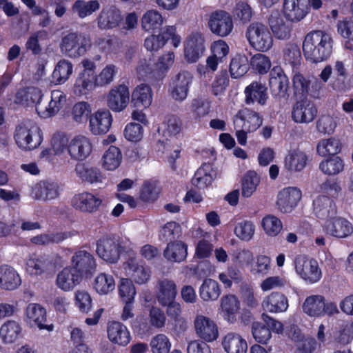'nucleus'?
Masks as SVG:
<instances>
[{
	"instance_id": "f257e3e1",
	"label": "nucleus",
	"mask_w": 353,
	"mask_h": 353,
	"mask_svg": "<svg viewBox=\"0 0 353 353\" xmlns=\"http://www.w3.org/2000/svg\"><path fill=\"white\" fill-rule=\"evenodd\" d=\"M332 47L331 36L321 30L307 34L303 43L304 56L312 63L327 59L332 54Z\"/></svg>"
},
{
	"instance_id": "f03ea898",
	"label": "nucleus",
	"mask_w": 353,
	"mask_h": 353,
	"mask_svg": "<svg viewBox=\"0 0 353 353\" xmlns=\"http://www.w3.org/2000/svg\"><path fill=\"white\" fill-rule=\"evenodd\" d=\"M14 138L17 145L24 150L35 149L42 141L41 130L30 121L17 125Z\"/></svg>"
},
{
	"instance_id": "7ed1b4c3",
	"label": "nucleus",
	"mask_w": 353,
	"mask_h": 353,
	"mask_svg": "<svg viewBox=\"0 0 353 353\" xmlns=\"http://www.w3.org/2000/svg\"><path fill=\"white\" fill-rule=\"evenodd\" d=\"M302 310L310 317H321L324 315L330 316L339 314L336 303L327 301L320 294L307 296L302 305Z\"/></svg>"
},
{
	"instance_id": "20e7f679",
	"label": "nucleus",
	"mask_w": 353,
	"mask_h": 353,
	"mask_svg": "<svg viewBox=\"0 0 353 353\" xmlns=\"http://www.w3.org/2000/svg\"><path fill=\"white\" fill-rule=\"evenodd\" d=\"M246 37L255 50L265 52L273 46V39L268 27L261 22L251 23L246 31Z\"/></svg>"
},
{
	"instance_id": "39448f33",
	"label": "nucleus",
	"mask_w": 353,
	"mask_h": 353,
	"mask_svg": "<svg viewBox=\"0 0 353 353\" xmlns=\"http://www.w3.org/2000/svg\"><path fill=\"white\" fill-rule=\"evenodd\" d=\"M70 266L83 278L90 279L97 271V262L94 255L85 250L74 252L71 257Z\"/></svg>"
},
{
	"instance_id": "423d86ee",
	"label": "nucleus",
	"mask_w": 353,
	"mask_h": 353,
	"mask_svg": "<svg viewBox=\"0 0 353 353\" xmlns=\"http://www.w3.org/2000/svg\"><path fill=\"white\" fill-rule=\"evenodd\" d=\"M96 252L103 261L115 263L120 258L121 246L115 238L103 236L97 241Z\"/></svg>"
},
{
	"instance_id": "0eeeda50",
	"label": "nucleus",
	"mask_w": 353,
	"mask_h": 353,
	"mask_svg": "<svg viewBox=\"0 0 353 353\" xmlns=\"http://www.w3.org/2000/svg\"><path fill=\"white\" fill-rule=\"evenodd\" d=\"M88 40L85 37L78 32H69L61 39V51L68 57H78L86 51Z\"/></svg>"
},
{
	"instance_id": "6e6552de",
	"label": "nucleus",
	"mask_w": 353,
	"mask_h": 353,
	"mask_svg": "<svg viewBox=\"0 0 353 353\" xmlns=\"http://www.w3.org/2000/svg\"><path fill=\"white\" fill-rule=\"evenodd\" d=\"M296 273L305 281L314 283L321 277V271L314 259H307L304 256H299L294 261Z\"/></svg>"
},
{
	"instance_id": "1a4fd4ad",
	"label": "nucleus",
	"mask_w": 353,
	"mask_h": 353,
	"mask_svg": "<svg viewBox=\"0 0 353 353\" xmlns=\"http://www.w3.org/2000/svg\"><path fill=\"white\" fill-rule=\"evenodd\" d=\"M208 26L213 34L225 37L232 32L233 21L228 12L216 10L210 15Z\"/></svg>"
},
{
	"instance_id": "9d476101",
	"label": "nucleus",
	"mask_w": 353,
	"mask_h": 353,
	"mask_svg": "<svg viewBox=\"0 0 353 353\" xmlns=\"http://www.w3.org/2000/svg\"><path fill=\"white\" fill-rule=\"evenodd\" d=\"M317 115V108L314 103L307 98L297 101L293 105L292 118L299 123H309Z\"/></svg>"
},
{
	"instance_id": "9b49d317",
	"label": "nucleus",
	"mask_w": 353,
	"mask_h": 353,
	"mask_svg": "<svg viewBox=\"0 0 353 353\" xmlns=\"http://www.w3.org/2000/svg\"><path fill=\"white\" fill-rule=\"evenodd\" d=\"M71 203L74 208L81 212L94 213L99 209L102 199L90 192H83L75 194Z\"/></svg>"
},
{
	"instance_id": "f8f14e48",
	"label": "nucleus",
	"mask_w": 353,
	"mask_h": 353,
	"mask_svg": "<svg viewBox=\"0 0 353 353\" xmlns=\"http://www.w3.org/2000/svg\"><path fill=\"white\" fill-rule=\"evenodd\" d=\"M263 119L256 112L244 108L238 112L234 118L235 128L245 129L254 132L262 124Z\"/></svg>"
},
{
	"instance_id": "ddd939ff",
	"label": "nucleus",
	"mask_w": 353,
	"mask_h": 353,
	"mask_svg": "<svg viewBox=\"0 0 353 353\" xmlns=\"http://www.w3.org/2000/svg\"><path fill=\"white\" fill-rule=\"evenodd\" d=\"M130 92L127 86L119 85L112 88L107 96L108 107L112 111L119 112L128 105Z\"/></svg>"
},
{
	"instance_id": "4468645a",
	"label": "nucleus",
	"mask_w": 353,
	"mask_h": 353,
	"mask_svg": "<svg viewBox=\"0 0 353 353\" xmlns=\"http://www.w3.org/2000/svg\"><path fill=\"white\" fill-rule=\"evenodd\" d=\"M268 24L274 36L281 40L290 39L292 24L285 21L279 10H272L268 17Z\"/></svg>"
},
{
	"instance_id": "2eb2a0df",
	"label": "nucleus",
	"mask_w": 353,
	"mask_h": 353,
	"mask_svg": "<svg viewBox=\"0 0 353 353\" xmlns=\"http://www.w3.org/2000/svg\"><path fill=\"white\" fill-rule=\"evenodd\" d=\"M310 0H284L283 13L292 22L303 19L310 9Z\"/></svg>"
},
{
	"instance_id": "dca6fc26",
	"label": "nucleus",
	"mask_w": 353,
	"mask_h": 353,
	"mask_svg": "<svg viewBox=\"0 0 353 353\" xmlns=\"http://www.w3.org/2000/svg\"><path fill=\"white\" fill-rule=\"evenodd\" d=\"M60 194V187L57 182L43 180L36 183L32 188L31 195L37 200H52Z\"/></svg>"
},
{
	"instance_id": "f3484780",
	"label": "nucleus",
	"mask_w": 353,
	"mask_h": 353,
	"mask_svg": "<svg viewBox=\"0 0 353 353\" xmlns=\"http://www.w3.org/2000/svg\"><path fill=\"white\" fill-rule=\"evenodd\" d=\"M301 198V192L296 188L289 187L279 192L276 203L282 213L290 212Z\"/></svg>"
},
{
	"instance_id": "a211bd4d",
	"label": "nucleus",
	"mask_w": 353,
	"mask_h": 353,
	"mask_svg": "<svg viewBox=\"0 0 353 353\" xmlns=\"http://www.w3.org/2000/svg\"><path fill=\"white\" fill-rule=\"evenodd\" d=\"M313 210L316 217L327 222L335 218L337 214L334 201L327 196H320L314 200Z\"/></svg>"
},
{
	"instance_id": "6ab92c4d",
	"label": "nucleus",
	"mask_w": 353,
	"mask_h": 353,
	"mask_svg": "<svg viewBox=\"0 0 353 353\" xmlns=\"http://www.w3.org/2000/svg\"><path fill=\"white\" fill-rule=\"evenodd\" d=\"M194 324L196 333L201 339L207 342H211L217 339L219 335L217 326L209 318L198 315L194 319Z\"/></svg>"
},
{
	"instance_id": "aec40b11",
	"label": "nucleus",
	"mask_w": 353,
	"mask_h": 353,
	"mask_svg": "<svg viewBox=\"0 0 353 353\" xmlns=\"http://www.w3.org/2000/svg\"><path fill=\"white\" fill-rule=\"evenodd\" d=\"M269 85L272 94L276 99L285 97L288 88V79L281 68H274L270 74Z\"/></svg>"
},
{
	"instance_id": "412c9836",
	"label": "nucleus",
	"mask_w": 353,
	"mask_h": 353,
	"mask_svg": "<svg viewBox=\"0 0 353 353\" xmlns=\"http://www.w3.org/2000/svg\"><path fill=\"white\" fill-rule=\"evenodd\" d=\"M65 101L66 97L64 93L61 90H55L51 92V101L49 102L48 105L46 106L43 104H39L36 108V110L41 117L44 119L49 118L59 112Z\"/></svg>"
},
{
	"instance_id": "4be33fe9",
	"label": "nucleus",
	"mask_w": 353,
	"mask_h": 353,
	"mask_svg": "<svg viewBox=\"0 0 353 353\" xmlns=\"http://www.w3.org/2000/svg\"><path fill=\"white\" fill-rule=\"evenodd\" d=\"M324 228L327 234L339 239L346 238L353 233L352 224L343 217L334 218L326 222Z\"/></svg>"
},
{
	"instance_id": "5701e85b",
	"label": "nucleus",
	"mask_w": 353,
	"mask_h": 353,
	"mask_svg": "<svg viewBox=\"0 0 353 353\" xmlns=\"http://www.w3.org/2000/svg\"><path fill=\"white\" fill-rule=\"evenodd\" d=\"M192 76L187 72H179L174 79L171 87L172 97L176 101H183L188 96Z\"/></svg>"
},
{
	"instance_id": "b1692460",
	"label": "nucleus",
	"mask_w": 353,
	"mask_h": 353,
	"mask_svg": "<svg viewBox=\"0 0 353 353\" xmlns=\"http://www.w3.org/2000/svg\"><path fill=\"white\" fill-rule=\"evenodd\" d=\"M177 294L176 283L171 279H161L157 281L156 299L159 305H167L175 300Z\"/></svg>"
},
{
	"instance_id": "393cba45",
	"label": "nucleus",
	"mask_w": 353,
	"mask_h": 353,
	"mask_svg": "<svg viewBox=\"0 0 353 353\" xmlns=\"http://www.w3.org/2000/svg\"><path fill=\"white\" fill-rule=\"evenodd\" d=\"M112 124V115L109 110H99L90 117V128L94 134H105Z\"/></svg>"
},
{
	"instance_id": "a878e982",
	"label": "nucleus",
	"mask_w": 353,
	"mask_h": 353,
	"mask_svg": "<svg viewBox=\"0 0 353 353\" xmlns=\"http://www.w3.org/2000/svg\"><path fill=\"white\" fill-rule=\"evenodd\" d=\"M92 148V144L87 137L78 136L70 143L68 152L72 159L82 161L90 155Z\"/></svg>"
},
{
	"instance_id": "bb28decb",
	"label": "nucleus",
	"mask_w": 353,
	"mask_h": 353,
	"mask_svg": "<svg viewBox=\"0 0 353 353\" xmlns=\"http://www.w3.org/2000/svg\"><path fill=\"white\" fill-rule=\"evenodd\" d=\"M108 336L113 343L125 346L130 341V334L125 325L118 321L108 324Z\"/></svg>"
},
{
	"instance_id": "cd10ccee",
	"label": "nucleus",
	"mask_w": 353,
	"mask_h": 353,
	"mask_svg": "<svg viewBox=\"0 0 353 353\" xmlns=\"http://www.w3.org/2000/svg\"><path fill=\"white\" fill-rule=\"evenodd\" d=\"M245 101L248 105L254 102L264 105L268 99L267 88L259 81H254L245 88Z\"/></svg>"
},
{
	"instance_id": "c85d7f7f",
	"label": "nucleus",
	"mask_w": 353,
	"mask_h": 353,
	"mask_svg": "<svg viewBox=\"0 0 353 353\" xmlns=\"http://www.w3.org/2000/svg\"><path fill=\"white\" fill-rule=\"evenodd\" d=\"M74 172L77 176L83 182L91 184L101 183L103 180V176L99 168L85 163H77Z\"/></svg>"
},
{
	"instance_id": "c756f323",
	"label": "nucleus",
	"mask_w": 353,
	"mask_h": 353,
	"mask_svg": "<svg viewBox=\"0 0 353 353\" xmlns=\"http://www.w3.org/2000/svg\"><path fill=\"white\" fill-rule=\"evenodd\" d=\"M98 26L101 29H112L117 27L123 17L120 11L114 7L103 8L99 17Z\"/></svg>"
},
{
	"instance_id": "7c9ffc66",
	"label": "nucleus",
	"mask_w": 353,
	"mask_h": 353,
	"mask_svg": "<svg viewBox=\"0 0 353 353\" xmlns=\"http://www.w3.org/2000/svg\"><path fill=\"white\" fill-rule=\"evenodd\" d=\"M21 283L17 272L12 267L4 265L0 267V288L6 290H14Z\"/></svg>"
},
{
	"instance_id": "2f4dec72",
	"label": "nucleus",
	"mask_w": 353,
	"mask_h": 353,
	"mask_svg": "<svg viewBox=\"0 0 353 353\" xmlns=\"http://www.w3.org/2000/svg\"><path fill=\"white\" fill-rule=\"evenodd\" d=\"M83 277L70 266L65 268L57 277V284L64 291H69L79 284Z\"/></svg>"
},
{
	"instance_id": "473e14b6",
	"label": "nucleus",
	"mask_w": 353,
	"mask_h": 353,
	"mask_svg": "<svg viewBox=\"0 0 353 353\" xmlns=\"http://www.w3.org/2000/svg\"><path fill=\"white\" fill-rule=\"evenodd\" d=\"M217 172L210 163H204L200 167L192 179V184L199 188H204L210 185L216 177Z\"/></svg>"
},
{
	"instance_id": "72a5a7b5",
	"label": "nucleus",
	"mask_w": 353,
	"mask_h": 353,
	"mask_svg": "<svg viewBox=\"0 0 353 353\" xmlns=\"http://www.w3.org/2000/svg\"><path fill=\"white\" fill-rule=\"evenodd\" d=\"M262 306L268 312H283L288 307V301L283 294L272 292L263 300Z\"/></svg>"
},
{
	"instance_id": "f704fd0d",
	"label": "nucleus",
	"mask_w": 353,
	"mask_h": 353,
	"mask_svg": "<svg viewBox=\"0 0 353 353\" xmlns=\"http://www.w3.org/2000/svg\"><path fill=\"white\" fill-rule=\"evenodd\" d=\"M222 345L227 353H246L248 350L246 341L235 332L228 333L223 339Z\"/></svg>"
},
{
	"instance_id": "c9c22d12",
	"label": "nucleus",
	"mask_w": 353,
	"mask_h": 353,
	"mask_svg": "<svg viewBox=\"0 0 353 353\" xmlns=\"http://www.w3.org/2000/svg\"><path fill=\"white\" fill-rule=\"evenodd\" d=\"M125 269L129 272L136 283L145 284L150 280L151 276L150 268L139 264L134 259H130L125 263Z\"/></svg>"
},
{
	"instance_id": "e433bc0d",
	"label": "nucleus",
	"mask_w": 353,
	"mask_h": 353,
	"mask_svg": "<svg viewBox=\"0 0 353 353\" xmlns=\"http://www.w3.org/2000/svg\"><path fill=\"white\" fill-rule=\"evenodd\" d=\"M204 39L201 36L193 35L188 39L185 49V55L188 61L196 62L204 51Z\"/></svg>"
},
{
	"instance_id": "4c0bfd02",
	"label": "nucleus",
	"mask_w": 353,
	"mask_h": 353,
	"mask_svg": "<svg viewBox=\"0 0 353 353\" xmlns=\"http://www.w3.org/2000/svg\"><path fill=\"white\" fill-rule=\"evenodd\" d=\"M26 315L30 321H32L40 329L52 330L53 325L44 324L46 321V310L39 304L31 303L26 308Z\"/></svg>"
},
{
	"instance_id": "58836bf2",
	"label": "nucleus",
	"mask_w": 353,
	"mask_h": 353,
	"mask_svg": "<svg viewBox=\"0 0 353 353\" xmlns=\"http://www.w3.org/2000/svg\"><path fill=\"white\" fill-rule=\"evenodd\" d=\"M94 76L79 73L74 84V92L77 96L87 95L97 86Z\"/></svg>"
},
{
	"instance_id": "ea45409f",
	"label": "nucleus",
	"mask_w": 353,
	"mask_h": 353,
	"mask_svg": "<svg viewBox=\"0 0 353 353\" xmlns=\"http://www.w3.org/2000/svg\"><path fill=\"white\" fill-rule=\"evenodd\" d=\"M21 330L18 322L8 320L0 327V337L4 343H12L19 338Z\"/></svg>"
},
{
	"instance_id": "a19ab883",
	"label": "nucleus",
	"mask_w": 353,
	"mask_h": 353,
	"mask_svg": "<svg viewBox=\"0 0 353 353\" xmlns=\"http://www.w3.org/2000/svg\"><path fill=\"white\" fill-rule=\"evenodd\" d=\"M163 254L169 261L181 262L187 256V245L182 241L169 242Z\"/></svg>"
},
{
	"instance_id": "79ce46f5",
	"label": "nucleus",
	"mask_w": 353,
	"mask_h": 353,
	"mask_svg": "<svg viewBox=\"0 0 353 353\" xmlns=\"http://www.w3.org/2000/svg\"><path fill=\"white\" fill-rule=\"evenodd\" d=\"M221 294V289L218 282L212 279H205L199 289L200 297L204 301H214Z\"/></svg>"
},
{
	"instance_id": "37998d69",
	"label": "nucleus",
	"mask_w": 353,
	"mask_h": 353,
	"mask_svg": "<svg viewBox=\"0 0 353 353\" xmlns=\"http://www.w3.org/2000/svg\"><path fill=\"white\" fill-rule=\"evenodd\" d=\"M307 157L299 150L290 152L285 159V168L290 172H300L306 165Z\"/></svg>"
},
{
	"instance_id": "c03bdc74",
	"label": "nucleus",
	"mask_w": 353,
	"mask_h": 353,
	"mask_svg": "<svg viewBox=\"0 0 353 353\" xmlns=\"http://www.w3.org/2000/svg\"><path fill=\"white\" fill-rule=\"evenodd\" d=\"M163 23L161 14L157 10H151L145 12L141 19V26L144 30L159 32Z\"/></svg>"
},
{
	"instance_id": "a18cd8bd",
	"label": "nucleus",
	"mask_w": 353,
	"mask_h": 353,
	"mask_svg": "<svg viewBox=\"0 0 353 353\" xmlns=\"http://www.w3.org/2000/svg\"><path fill=\"white\" fill-rule=\"evenodd\" d=\"M132 97L135 105L147 108L152 103V89L148 85L142 83L134 89Z\"/></svg>"
},
{
	"instance_id": "49530a36",
	"label": "nucleus",
	"mask_w": 353,
	"mask_h": 353,
	"mask_svg": "<svg viewBox=\"0 0 353 353\" xmlns=\"http://www.w3.org/2000/svg\"><path fill=\"white\" fill-rule=\"evenodd\" d=\"M221 307L225 312V319L233 323L236 321L235 314L239 310V302L236 297L232 294L223 296L221 299Z\"/></svg>"
},
{
	"instance_id": "de8ad7c7",
	"label": "nucleus",
	"mask_w": 353,
	"mask_h": 353,
	"mask_svg": "<svg viewBox=\"0 0 353 353\" xmlns=\"http://www.w3.org/2000/svg\"><path fill=\"white\" fill-rule=\"evenodd\" d=\"M122 154L119 148L111 145L103 156V167L107 170H114L121 164Z\"/></svg>"
},
{
	"instance_id": "09e8293b",
	"label": "nucleus",
	"mask_w": 353,
	"mask_h": 353,
	"mask_svg": "<svg viewBox=\"0 0 353 353\" xmlns=\"http://www.w3.org/2000/svg\"><path fill=\"white\" fill-rule=\"evenodd\" d=\"M73 72V65L68 60H60L55 66L52 73V78L56 83H63L65 82Z\"/></svg>"
},
{
	"instance_id": "8fccbe9b",
	"label": "nucleus",
	"mask_w": 353,
	"mask_h": 353,
	"mask_svg": "<svg viewBox=\"0 0 353 353\" xmlns=\"http://www.w3.org/2000/svg\"><path fill=\"white\" fill-rule=\"evenodd\" d=\"M249 60L247 56L237 54L231 61L230 72L232 78L243 77L249 69Z\"/></svg>"
},
{
	"instance_id": "3c124183",
	"label": "nucleus",
	"mask_w": 353,
	"mask_h": 353,
	"mask_svg": "<svg viewBox=\"0 0 353 353\" xmlns=\"http://www.w3.org/2000/svg\"><path fill=\"white\" fill-rule=\"evenodd\" d=\"M94 288L100 294H107L115 288V283L112 275L101 273L94 280Z\"/></svg>"
},
{
	"instance_id": "603ef678",
	"label": "nucleus",
	"mask_w": 353,
	"mask_h": 353,
	"mask_svg": "<svg viewBox=\"0 0 353 353\" xmlns=\"http://www.w3.org/2000/svg\"><path fill=\"white\" fill-rule=\"evenodd\" d=\"M261 225L265 234L272 237L276 236L283 228L281 221L272 214L264 216Z\"/></svg>"
},
{
	"instance_id": "864d4df0",
	"label": "nucleus",
	"mask_w": 353,
	"mask_h": 353,
	"mask_svg": "<svg viewBox=\"0 0 353 353\" xmlns=\"http://www.w3.org/2000/svg\"><path fill=\"white\" fill-rule=\"evenodd\" d=\"M50 265L48 257L41 256L30 259L26 263V270L32 275H39L47 270Z\"/></svg>"
},
{
	"instance_id": "5fc2aeb1",
	"label": "nucleus",
	"mask_w": 353,
	"mask_h": 353,
	"mask_svg": "<svg viewBox=\"0 0 353 353\" xmlns=\"http://www.w3.org/2000/svg\"><path fill=\"white\" fill-rule=\"evenodd\" d=\"M317 152L323 157L335 155L341 150L339 141L334 138L323 139L317 145Z\"/></svg>"
},
{
	"instance_id": "6e6d98bb",
	"label": "nucleus",
	"mask_w": 353,
	"mask_h": 353,
	"mask_svg": "<svg viewBox=\"0 0 353 353\" xmlns=\"http://www.w3.org/2000/svg\"><path fill=\"white\" fill-rule=\"evenodd\" d=\"M259 178L254 171L248 172L242 180V195L244 197H250L256 190L259 183Z\"/></svg>"
},
{
	"instance_id": "4d7b16f0",
	"label": "nucleus",
	"mask_w": 353,
	"mask_h": 353,
	"mask_svg": "<svg viewBox=\"0 0 353 353\" xmlns=\"http://www.w3.org/2000/svg\"><path fill=\"white\" fill-rule=\"evenodd\" d=\"M320 170L328 175L339 173L343 169V162L339 157H333L322 161L319 165Z\"/></svg>"
},
{
	"instance_id": "13d9d810",
	"label": "nucleus",
	"mask_w": 353,
	"mask_h": 353,
	"mask_svg": "<svg viewBox=\"0 0 353 353\" xmlns=\"http://www.w3.org/2000/svg\"><path fill=\"white\" fill-rule=\"evenodd\" d=\"M100 7L98 1H77L73 5L72 10L77 12L81 18L85 17L97 10Z\"/></svg>"
},
{
	"instance_id": "bf43d9fd",
	"label": "nucleus",
	"mask_w": 353,
	"mask_h": 353,
	"mask_svg": "<svg viewBox=\"0 0 353 353\" xmlns=\"http://www.w3.org/2000/svg\"><path fill=\"white\" fill-rule=\"evenodd\" d=\"M150 347L153 353H168L171 343L166 335L159 334L152 339Z\"/></svg>"
},
{
	"instance_id": "052dcab7",
	"label": "nucleus",
	"mask_w": 353,
	"mask_h": 353,
	"mask_svg": "<svg viewBox=\"0 0 353 353\" xmlns=\"http://www.w3.org/2000/svg\"><path fill=\"white\" fill-rule=\"evenodd\" d=\"M119 292L123 302H133L136 290L129 279H122L119 285Z\"/></svg>"
},
{
	"instance_id": "680f3d73",
	"label": "nucleus",
	"mask_w": 353,
	"mask_h": 353,
	"mask_svg": "<svg viewBox=\"0 0 353 353\" xmlns=\"http://www.w3.org/2000/svg\"><path fill=\"white\" fill-rule=\"evenodd\" d=\"M252 334L254 339L260 343H267L271 338L270 329L260 322H254L252 325Z\"/></svg>"
},
{
	"instance_id": "e2e57ef3",
	"label": "nucleus",
	"mask_w": 353,
	"mask_h": 353,
	"mask_svg": "<svg viewBox=\"0 0 353 353\" xmlns=\"http://www.w3.org/2000/svg\"><path fill=\"white\" fill-rule=\"evenodd\" d=\"M301 54L299 48L294 43H289L284 50V60L286 63L295 67L299 65Z\"/></svg>"
},
{
	"instance_id": "0e129e2a",
	"label": "nucleus",
	"mask_w": 353,
	"mask_h": 353,
	"mask_svg": "<svg viewBox=\"0 0 353 353\" xmlns=\"http://www.w3.org/2000/svg\"><path fill=\"white\" fill-rule=\"evenodd\" d=\"M234 233L240 239L248 241L254 235V225L250 221H242L239 223L235 227Z\"/></svg>"
},
{
	"instance_id": "69168bd1",
	"label": "nucleus",
	"mask_w": 353,
	"mask_h": 353,
	"mask_svg": "<svg viewBox=\"0 0 353 353\" xmlns=\"http://www.w3.org/2000/svg\"><path fill=\"white\" fill-rule=\"evenodd\" d=\"M161 236L165 241L174 242L173 241L180 236L181 228L176 222L167 223L161 231Z\"/></svg>"
},
{
	"instance_id": "338daca9",
	"label": "nucleus",
	"mask_w": 353,
	"mask_h": 353,
	"mask_svg": "<svg viewBox=\"0 0 353 353\" xmlns=\"http://www.w3.org/2000/svg\"><path fill=\"white\" fill-rule=\"evenodd\" d=\"M228 77L226 70H223L220 72L216 79L213 81L211 85L212 93L217 97L221 95L225 92L227 86L228 85Z\"/></svg>"
},
{
	"instance_id": "774afa93",
	"label": "nucleus",
	"mask_w": 353,
	"mask_h": 353,
	"mask_svg": "<svg viewBox=\"0 0 353 353\" xmlns=\"http://www.w3.org/2000/svg\"><path fill=\"white\" fill-rule=\"evenodd\" d=\"M250 64L253 69L261 74L268 72L271 67L270 59L263 54H256L253 56Z\"/></svg>"
}]
</instances>
